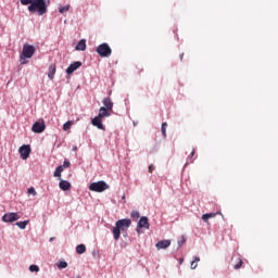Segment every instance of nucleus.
<instances>
[{
  "label": "nucleus",
  "mask_w": 278,
  "mask_h": 278,
  "mask_svg": "<svg viewBox=\"0 0 278 278\" xmlns=\"http://www.w3.org/2000/svg\"><path fill=\"white\" fill-rule=\"evenodd\" d=\"M242 258H238V263L233 266L235 270H240L242 268Z\"/></svg>",
  "instance_id": "nucleus-27"
},
{
  "label": "nucleus",
  "mask_w": 278,
  "mask_h": 278,
  "mask_svg": "<svg viewBox=\"0 0 278 278\" xmlns=\"http://www.w3.org/2000/svg\"><path fill=\"white\" fill-rule=\"evenodd\" d=\"M81 66V62L76 61L74 63H72L67 68H66V73L67 75H73L74 71H77V68H79Z\"/></svg>",
  "instance_id": "nucleus-12"
},
{
  "label": "nucleus",
  "mask_w": 278,
  "mask_h": 278,
  "mask_svg": "<svg viewBox=\"0 0 278 278\" xmlns=\"http://www.w3.org/2000/svg\"><path fill=\"white\" fill-rule=\"evenodd\" d=\"M150 224H149V217L142 216L140 217L138 224H137V233H140V229H149Z\"/></svg>",
  "instance_id": "nucleus-6"
},
{
  "label": "nucleus",
  "mask_w": 278,
  "mask_h": 278,
  "mask_svg": "<svg viewBox=\"0 0 278 278\" xmlns=\"http://www.w3.org/2000/svg\"><path fill=\"white\" fill-rule=\"evenodd\" d=\"M194 153H197V151L194 149H192L191 154L188 157L190 164H192V162H194V159H192V157H194Z\"/></svg>",
  "instance_id": "nucleus-29"
},
{
  "label": "nucleus",
  "mask_w": 278,
  "mask_h": 278,
  "mask_svg": "<svg viewBox=\"0 0 278 278\" xmlns=\"http://www.w3.org/2000/svg\"><path fill=\"white\" fill-rule=\"evenodd\" d=\"M102 103H103L104 108L106 110H109L110 112H112V110H114V102H112V98H104L102 100Z\"/></svg>",
  "instance_id": "nucleus-13"
},
{
  "label": "nucleus",
  "mask_w": 278,
  "mask_h": 278,
  "mask_svg": "<svg viewBox=\"0 0 278 278\" xmlns=\"http://www.w3.org/2000/svg\"><path fill=\"white\" fill-rule=\"evenodd\" d=\"M62 166H63V168H70L71 167V162L70 161H64Z\"/></svg>",
  "instance_id": "nucleus-31"
},
{
  "label": "nucleus",
  "mask_w": 278,
  "mask_h": 278,
  "mask_svg": "<svg viewBox=\"0 0 278 278\" xmlns=\"http://www.w3.org/2000/svg\"><path fill=\"white\" fill-rule=\"evenodd\" d=\"M130 217L134 219V220H138V218H140V212L138 211H132L130 213Z\"/></svg>",
  "instance_id": "nucleus-24"
},
{
  "label": "nucleus",
  "mask_w": 278,
  "mask_h": 278,
  "mask_svg": "<svg viewBox=\"0 0 278 278\" xmlns=\"http://www.w3.org/2000/svg\"><path fill=\"white\" fill-rule=\"evenodd\" d=\"M21 3L28 5V12H38L39 16L47 14V1L45 0H21Z\"/></svg>",
  "instance_id": "nucleus-1"
},
{
  "label": "nucleus",
  "mask_w": 278,
  "mask_h": 278,
  "mask_svg": "<svg viewBox=\"0 0 278 278\" xmlns=\"http://www.w3.org/2000/svg\"><path fill=\"white\" fill-rule=\"evenodd\" d=\"M76 253H78V255H84V253H86V245L84 244H78L76 247Z\"/></svg>",
  "instance_id": "nucleus-20"
},
{
  "label": "nucleus",
  "mask_w": 278,
  "mask_h": 278,
  "mask_svg": "<svg viewBox=\"0 0 278 278\" xmlns=\"http://www.w3.org/2000/svg\"><path fill=\"white\" fill-rule=\"evenodd\" d=\"M55 71H56V65H55V63H52V64L49 66V71H48V77H49V79H53V77H55Z\"/></svg>",
  "instance_id": "nucleus-15"
},
{
  "label": "nucleus",
  "mask_w": 278,
  "mask_h": 278,
  "mask_svg": "<svg viewBox=\"0 0 278 278\" xmlns=\"http://www.w3.org/2000/svg\"><path fill=\"white\" fill-rule=\"evenodd\" d=\"M29 270H30V273H39L40 267H38V265H30Z\"/></svg>",
  "instance_id": "nucleus-28"
},
{
  "label": "nucleus",
  "mask_w": 278,
  "mask_h": 278,
  "mask_svg": "<svg viewBox=\"0 0 278 278\" xmlns=\"http://www.w3.org/2000/svg\"><path fill=\"white\" fill-rule=\"evenodd\" d=\"M45 129H47V125H45V121L35 122L31 127V131H34V134H42Z\"/></svg>",
  "instance_id": "nucleus-8"
},
{
  "label": "nucleus",
  "mask_w": 278,
  "mask_h": 278,
  "mask_svg": "<svg viewBox=\"0 0 278 278\" xmlns=\"http://www.w3.org/2000/svg\"><path fill=\"white\" fill-rule=\"evenodd\" d=\"M73 127V122L68 121L63 125V131H68Z\"/></svg>",
  "instance_id": "nucleus-25"
},
{
  "label": "nucleus",
  "mask_w": 278,
  "mask_h": 278,
  "mask_svg": "<svg viewBox=\"0 0 278 278\" xmlns=\"http://www.w3.org/2000/svg\"><path fill=\"white\" fill-rule=\"evenodd\" d=\"M18 218H21L18 213H5L2 216L3 223H16V220H18Z\"/></svg>",
  "instance_id": "nucleus-7"
},
{
  "label": "nucleus",
  "mask_w": 278,
  "mask_h": 278,
  "mask_svg": "<svg viewBox=\"0 0 278 278\" xmlns=\"http://www.w3.org/2000/svg\"><path fill=\"white\" fill-rule=\"evenodd\" d=\"M53 240H55V237L50 238V242H53Z\"/></svg>",
  "instance_id": "nucleus-35"
},
{
  "label": "nucleus",
  "mask_w": 278,
  "mask_h": 278,
  "mask_svg": "<svg viewBox=\"0 0 278 278\" xmlns=\"http://www.w3.org/2000/svg\"><path fill=\"white\" fill-rule=\"evenodd\" d=\"M96 51L100 58H110V55H112V48H110V45L108 43L99 45Z\"/></svg>",
  "instance_id": "nucleus-4"
},
{
  "label": "nucleus",
  "mask_w": 278,
  "mask_h": 278,
  "mask_svg": "<svg viewBox=\"0 0 278 278\" xmlns=\"http://www.w3.org/2000/svg\"><path fill=\"white\" fill-rule=\"evenodd\" d=\"M157 251H161V249H168L170 247V240H161L155 244Z\"/></svg>",
  "instance_id": "nucleus-14"
},
{
  "label": "nucleus",
  "mask_w": 278,
  "mask_h": 278,
  "mask_svg": "<svg viewBox=\"0 0 278 278\" xmlns=\"http://www.w3.org/2000/svg\"><path fill=\"white\" fill-rule=\"evenodd\" d=\"M73 151H77V147H74V148H73Z\"/></svg>",
  "instance_id": "nucleus-36"
},
{
  "label": "nucleus",
  "mask_w": 278,
  "mask_h": 278,
  "mask_svg": "<svg viewBox=\"0 0 278 278\" xmlns=\"http://www.w3.org/2000/svg\"><path fill=\"white\" fill-rule=\"evenodd\" d=\"M56 266L60 268V270H62L68 267V263H66V261H60Z\"/></svg>",
  "instance_id": "nucleus-22"
},
{
  "label": "nucleus",
  "mask_w": 278,
  "mask_h": 278,
  "mask_svg": "<svg viewBox=\"0 0 278 278\" xmlns=\"http://www.w3.org/2000/svg\"><path fill=\"white\" fill-rule=\"evenodd\" d=\"M199 262H201V258H199V256H194L190 265L191 270H194L197 266H199Z\"/></svg>",
  "instance_id": "nucleus-19"
},
{
  "label": "nucleus",
  "mask_w": 278,
  "mask_h": 278,
  "mask_svg": "<svg viewBox=\"0 0 278 278\" xmlns=\"http://www.w3.org/2000/svg\"><path fill=\"white\" fill-rule=\"evenodd\" d=\"M153 170H155V167L153 165L149 166V173H153Z\"/></svg>",
  "instance_id": "nucleus-34"
},
{
  "label": "nucleus",
  "mask_w": 278,
  "mask_h": 278,
  "mask_svg": "<svg viewBox=\"0 0 278 278\" xmlns=\"http://www.w3.org/2000/svg\"><path fill=\"white\" fill-rule=\"evenodd\" d=\"M68 10H71V4L59 8L60 14H64L65 12H68Z\"/></svg>",
  "instance_id": "nucleus-23"
},
{
  "label": "nucleus",
  "mask_w": 278,
  "mask_h": 278,
  "mask_svg": "<svg viewBox=\"0 0 278 278\" xmlns=\"http://www.w3.org/2000/svg\"><path fill=\"white\" fill-rule=\"evenodd\" d=\"M202 220H204V223H207V220H210V217L207 214H203L202 215Z\"/></svg>",
  "instance_id": "nucleus-32"
},
{
  "label": "nucleus",
  "mask_w": 278,
  "mask_h": 278,
  "mask_svg": "<svg viewBox=\"0 0 278 278\" xmlns=\"http://www.w3.org/2000/svg\"><path fill=\"white\" fill-rule=\"evenodd\" d=\"M208 218H215L216 217V213H207Z\"/></svg>",
  "instance_id": "nucleus-33"
},
{
  "label": "nucleus",
  "mask_w": 278,
  "mask_h": 278,
  "mask_svg": "<svg viewBox=\"0 0 278 278\" xmlns=\"http://www.w3.org/2000/svg\"><path fill=\"white\" fill-rule=\"evenodd\" d=\"M34 53H36V48L31 45L25 43L22 50L21 60H29L34 58Z\"/></svg>",
  "instance_id": "nucleus-5"
},
{
  "label": "nucleus",
  "mask_w": 278,
  "mask_h": 278,
  "mask_svg": "<svg viewBox=\"0 0 278 278\" xmlns=\"http://www.w3.org/2000/svg\"><path fill=\"white\" fill-rule=\"evenodd\" d=\"M110 189V185H106L105 181L100 180L98 182H92L89 186V190H91V192H105V190Z\"/></svg>",
  "instance_id": "nucleus-3"
},
{
  "label": "nucleus",
  "mask_w": 278,
  "mask_h": 278,
  "mask_svg": "<svg viewBox=\"0 0 278 278\" xmlns=\"http://www.w3.org/2000/svg\"><path fill=\"white\" fill-rule=\"evenodd\" d=\"M130 227H131V219L129 218L118 219L115 223V227L112 230L114 240H119L121 231H127V229Z\"/></svg>",
  "instance_id": "nucleus-2"
},
{
  "label": "nucleus",
  "mask_w": 278,
  "mask_h": 278,
  "mask_svg": "<svg viewBox=\"0 0 278 278\" xmlns=\"http://www.w3.org/2000/svg\"><path fill=\"white\" fill-rule=\"evenodd\" d=\"M180 60H184V54H181Z\"/></svg>",
  "instance_id": "nucleus-37"
},
{
  "label": "nucleus",
  "mask_w": 278,
  "mask_h": 278,
  "mask_svg": "<svg viewBox=\"0 0 278 278\" xmlns=\"http://www.w3.org/2000/svg\"><path fill=\"white\" fill-rule=\"evenodd\" d=\"M18 151L22 160H27V157H29V155L31 154V147L22 146L20 147Z\"/></svg>",
  "instance_id": "nucleus-9"
},
{
  "label": "nucleus",
  "mask_w": 278,
  "mask_h": 278,
  "mask_svg": "<svg viewBox=\"0 0 278 278\" xmlns=\"http://www.w3.org/2000/svg\"><path fill=\"white\" fill-rule=\"evenodd\" d=\"M28 194H33V197H36V189L34 187L28 188Z\"/></svg>",
  "instance_id": "nucleus-30"
},
{
  "label": "nucleus",
  "mask_w": 278,
  "mask_h": 278,
  "mask_svg": "<svg viewBox=\"0 0 278 278\" xmlns=\"http://www.w3.org/2000/svg\"><path fill=\"white\" fill-rule=\"evenodd\" d=\"M166 127H168V124L166 122H164L161 127V131H162L164 138H166Z\"/></svg>",
  "instance_id": "nucleus-26"
},
{
  "label": "nucleus",
  "mask_w": 278,
  "mask_h": 278,
  "mask_svg": "<svg viewBox=\"0 0 278 278\" xmlns=\"http://www.w3.org/2000/svg\"><path fill=\"white\" fill-rule=\"evenodd\" d=\"M102 121V117L96 116L94 118H92L91 124L93 125V127H98V129L105 131V126L103 125Z\"/></svg>",
  "instance_id": "nucleus-10"
},
{
  "label": "nucleus",
  "mask_w": 278,
  "mask_h": 278,
  "mask_svg": "<svg viewBox=\"0 0 278 278\" xmlns=\"http://www.w3.org/2000/svg\"><path fill=\"white\" fill-rule=\"evenodd\" d=\"M59 188H61L64 192L71 188V182L68 180H61L59 182Z\"/></svg>",
  "instance_id": "nucleus-16"
},
{
  "label": "nucleus",
  "mask_w": 278,
  "mask_h": 278,
  "mask_svg": "<svg viewBox=\"0 0 278 278\" xmlns=\"http://www.w3.org/2000/svg\"><path fill=\"white\" fill-rule=\"evenodd\" d=\"M20 229H25L27 225H29V220H24V222H17L15 224Z\"/></svg>",
  "instance_id": "nucleus-21"
},
{
  "label": "nucleus",
  "mask_w": 278,
  "mask_h": 278,
  "mask_svg": "<svg viewBox=\"0 0 278 278\" xmlns=\"http://www.w3.org/2000/svg\"><path fill=\"white\" fill-rule=\"evenodd\" d=\"M64 172V166L60 165L55 168L53 177H62V173Z\"/></svg>",
  "instance_id": "nucleus-18"
},
{
  "label": "nucleus",
  "mask_w": 278,
  "mask_h": 278,
  "mask_svg": "<svg viewBox=\"0 0 278 278\" xmlns=\"http://www.w3.org/2000/svg\"><path fill=\"white\" fill-rule=\"evenodd\" d=\"M76 51H86V39H81L75 47Z\"/></svg>",
  "instance_id": "nucleus-17"
},
{
  "label": "nucleus",
  "mask_w": 278,
  "mask_h": 278,
  "mask_svg": "<svg viewBox=\"0 0 278 278\" xmlns=\"http://www.w3.org/2000/svg\"><path fill=\"white\" fill-rule=\"evenodd\" d=\"M112 111H110L109 109H106L105 106H101L99 109V113H98V117L99 118H108L110 116H112Z\"/></svg>",
  "instance_id": "nucleus-11"
}]
</instances>
